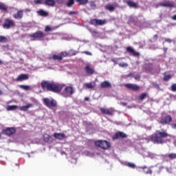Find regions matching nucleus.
I'll use <instances>...</instances> for the list:
<instances>
[{"label": "nucleus", "instance_id": "f257e3e1", "mask_svg": "<svg viewBox=\"0 0 176 176\" xmlns=\"http://www.w3.org/2000/svg\"><path fill=\"white\" fill-rule=\"evenodd\" d=\"M41 89L43 90H47L48 91H52V93H61L63 85L60 84H56L54 82L48 80H43L41 83Z\"/></svg>", "mask_w": 176, "mask_h": 176}, {"label": "nucleus", "instance_id": "f03ea898", "mask_svg": "<svg viewBox=\"0 0 176 176\" xmlns=\"http://www.w3.org/2000/svg\"><path fill=\"white\" fill-rule=\"evenodd\" d=\"M168 133L166 131H156L153 135L148 137V140L153 144H164V138H167Z\"/></svg>", "mask_w": 176, "mask_h": 176}, {"label": "nucleus", "instance_id": "7ed1b4c3", "mask_svg": "<svg viewBox=\"0 0 176 176\" xmlns=\"http://www.w3.org/2000/svg\"><path fill=\"white\" fill-rule=\"evenodd\" d=\"M95 146L101 148V149H109L111 148V143L107 140H96L94 142Z\"/></svg>", "mask_w": 176, "mask_h": 176}, {"label": "nucleus", "instance_id": "20e7f679", "mask_svg": "<svg viewBox=\"0 0 176 176\" xmlns=\"http://www.w3.org/2000/svg\"><path fill=\"white\" fill-rule=\"evenodd\" d=\"M30 38H32L34 41H43L46 37V34L41 30H38L33 34H29Z\"/></svg>", "mask_w": 176, "mask_h": 176}, {"label": "nucleus", "instance_id": "39448f33", "mask_svg": "<svg viewBox=\"0 0 176 176\" xmlns=\"http://www.w3.org/2000/svg\"><path fill=\"white\" fill-rule=\"evenodd\" d=\"M75 94V88L72 86H67L65 88L64 91L61 93L63 97L67 98V97H71L72 94Z\"/></svg>", "mask_w": 176, "mask_h": 176}, {"label": "nucleus", "instance_id": "423d86ee", "mask_svg": "<svg viewBox=\"0 0 176 176\" xmlns=\"http://www.w3.org/2000/svg\"><path fill=\"white\" fill-rule=\"evenodd\" d=\"M3 28L5 30H10V28H13V27H16V23H14V21L6 18L4 19V22L2 25Z\"/></svg>", "mask_w": 176, "mask_h": 176}, {"label": "nucleus", "instance_id": "0eeeda50", "mask_svg": "<svg viewBox=\"0 0 176 176\" xmlns=\"http://www.w3.org/2000/svg\"><path fill=\"white\" fill-rule=\"evenodd\" d=\"M43 101L47 108H56V107H57V102L54 100V99L50 100L47 98H45L43 99Z\"/></svg>", "mask_w": 176, "mask_h": 176}, {"label": "nucleus", "instance_id": "6e6552de", "mask_svg": "<svg viewBox=\"0 0 176 176\" xmlns=\"http://www.w3.org/2000/svg\"><path fill=\"white\" fill-rule=\"evenodd\" d=\"M173 122V117L170 115H167L165 116H162L160 118V123L162 124V126H166V124H170Z\"/></svg>", "mask_w": 176, "mask_h": 176}, {"label": "nucleus", "instance_id": "1a4fd4ad", "mask_svg": "<svg viewBox=\"0 0 176 176\" xmlns=\"http://www.w3.org/2000/svg\"><path fill=\"white\" fill-rule=\"evenodd\" d=\"M2 133L3 134H5V135H8V137H10L11 135H14V134H16V128L8 127L6 129H3Z\"/></svg>", "mask_w": 176, "mask_h": 176}, {"label": "nucleus", "instance_id": "9d476101", "mask_svg": "<svg viewBox=\"0 0 176 176\" xmlns=\"http://www.w3.org/2000/svg\"><path fill=\"white\" fill-rule=\"evenodd\" d=\"M90 24L92 25H94L95 27H97L98 25H104L107 24V20L106 19H94L90 21Z\"/></svg>", "mask_w": 176, "mask_h": 176}, {"label": "nucleus", "instance_id": "9b49d317", "mask_svg": "<svg viewBox=\"0 0 176 176\" xmlns=\"http://www.w3.org/2000/svg\"><path fill=\"white\" fill-rule=\"evenodd\" d=\"M124 87L128 89V90H131L132 91H138L141 87L138 85L127 83L124 85Z\"/></svg>", "mask_w": 176, "mask_h": 176}, {"label": "nucleus", "instance_id": "f8f14e48", "mask_svg": "<svg viewBox=\"0 0 176 176\" xmlns=\"http://www.w3.org/2000/svg\"><path fill=\"white\" fill-rule=\"evenodd\" d=\"M100 111L101 113H102L103 115H109V116H112L115 113V109H113L112 108L105 109V108L101 107L100 109Z\"/></svg>", "mask_w": 176, "mask_h": 176}, {"label": "nucleus", "instance_id": "ddd939ff", "mask_svg": "<svg viewBox=\"0 0 176 176\" xmlns=\"http://www.w3.org/2000/svg\"><path fill=\"white\" fill-rule=\"evenodd\" d=\"M119 138H127V135L122 131H118L113 135V140H119Z\"/></svg>", "mask_w": 176, "mask_h": 176}, {"label": "nucleus", "instance_id": "4468645a", "mask_svg": "<svg viewBox=\"0 0 176 176\" xmlns=\"http://www.w3.org/2000/svg\"><path fill=\"white\" fill-rule=\"evenodd\" d=\"M126 52L130 54H132L134 57H140V52H135V50L131 47H127Z\"/></svg>", "mask_w": 176, "mask_h": 176}, {"label": "nucleus", "instance_id": "2eb2a0df", "mask_svg": "<svg viewBox=\"0 0 176 176\" xmlns=\"http://www.w3.org/2000/svg\"><path fill=\"white\" fill-rule=\"evenodd\" d=\"M168 157L170 160H174V159H176V153L166 154L164 155H162V159L164 161L168 162V160H167Z\"/></svg>", "mask_w": 176, "mask_h": 176}, {"label": "nucleus", "instance_id": "dca6fc26", "mask_svg": "<svg viewBox=\"0 0 176 176\" xmlns=\"http://www.w3.org/2000/svg\"><path fill=\"white\" fill-rule=\"evenodd\" d=\"M116 8H118V6L116 5L113 6V4H111V3H109L104 6L105 10H108L109 12H114Z\"/></svg>", "mask_w": 176, "mask_h": 176}, {"label": "nucleus", "instance_id": "f3484780", "mask_svg": "<svg viewBox=\"0 0 176 176\" xmlns=\"http://www.w3.org/2000/svg\"><path fill=\"white\" fill-rule=\"evenodd\" d=\"M23 16H24V12L23 10H20L14 14V19L16 20H21V19H23Z\"/></svg>", "mask_w": 176, "mask_h": 176}, {"label": "nucleus", "instance_id": "a211bd4d", "mask_svg": "<svg viewBox=\"0 0 176 176\" xmlns=\"http://www.w3.org/2000/svg\"><path fill=\"white\" fill-rule=\"evenodd\" d=\"M100 87L102 89H109L112 87V85L109 81H103L100 83Z\"/></svg>", "mask_w": 176, "mask_h": 176}, {"label": "nucleus", "instance_id": "6ab92c4d", "mask_svg": "<svg viewBox=\"0 0 176 176\" xmlns=\"http://www.w3.org/2000/svg\"><path fill=\"white\" fill-rule=\"evenodd\" d=\"M53 137L54 138H56V140H64V138H65V135L64 133H55L53 135Z\"/></svg>", "mask_w": 176, "mask_h": 176}, {"label": "nucleus", "instance_id": "aec40b11", "mask_svg": "<svg viewBox=\"0 0 176 176\" xmlns=\"http://www.w3.org/2000/svg\"><path fill=\"white\" fill-rule=\"evenodd\" d=\"M32 107H34V104H32L31 103H28L25 106H21L19 108V109H20V111H23V112H25V111H28V109H30V108H32Z\"/></svg>", "mask_w": 176, "mask_h": 176}, {"label": "nucleus", "instance_id": "412c9836", "mask_svg": "<svg viewBox=\"0 0 176 176\" xmlns=\"http://www.w3.org/2000/svg\"><path fill=\"white\" fill-rule=\"evenodd\" d=\"M28 76L27 74H21L18 76L16 78L17 82H23V80H27L28 79Z\"/></svg>", "mask_w": 176, "mask_h": 176}, {"label": "nucleus", "instance_id": "4be33fe9", "mask_svg": "<svg viewBox=\"0 0 176 176\" xmlns=\"http://www.w3.org/2000/svg\"><path fill=\"white\" fill-rule=\"evenodd\" d=\"M43 140L45 142H47L48 144H52L53 142V138L50 135L45 134L43 136Z\"/></svg>", "mask_w": 176, "mask_h": 176}, {"label": "nucleus", "instance_id": "5701e85b", "mask_svg": "<svg viewBox=\"0 0 176 176\" xmlns=\"http://www.w3.org/2000/svg\"><path fill=\"white\" fill-rule=\"evenodd\" d=\"M38 16H41V17H47L49 16V12L43 10H40L36 12Z\"/></svg>", "mask_w": 176, "mask_h": 176}, {"label": "nucleus", "instance_id": "b1692460", "mask_svg": "<svg viewBox=\"0 0 176 176\" xmlns=\"http://www.w3.org/2000/svg\"><path fill=\"white\" fill-rule=\"evenodd\" d=\"M126 3L129 8H134L135 9L138 8V3H134L133 1H127Z\"/></svg>", "mask_w": 176, "mask_h": 176}, {"label": "nucleus", "instance_id": "393cba45", "mask_svg": "<svg viewBox=\"0 0 176 176\" xmlns=\"http://www.w3.org/2000/svg\"><path fill=\"white\" fill-rule=\"evenodd\" d=\"M86 74L88 75H93L94 74V69L91 68L90 66L87 65L85 67Z\"/></svg>", "mask_w": 176, "mask_h": 176}, {"label": "nucleus", "instance_id": "a878e982", "mask_svg": "<svg viewBox=\"0 0 176 176\" xmlns=\"http://www.w3.org/2000/svg\"><path fill=\"white\" fill-rule=\"evenodd\" d=\"M140 168L143 170L144 174H152V170L146 166H141Z\"/></svg>", "mask_w": 176, "mask_h": 176}, {"label": "nucleus", "instance_id": "bb28decb", "mask_svg": "<svg viewBox=\"0 0 176 176\" xmlns=\"http://www.w3.org/2000/svg\"><path fill=\"white\" fill-rule=\"evenodd\" d=\"M44 5H45L46 6L54 7L56 6V1H45Z\"/></svg>", "mask_w": 176, "mask_h": 176}, {"label": "nucleus", "instance_id": "cd10ccee", "mask_svg": "<svg viewBox=\"0 0 176 176\" xmlns=\"http://www.w3.org/2000/svg\"><path fill=\"white\" fill-rule=\"evenodd\" d=\"M84 87H85L86 89H94V87H96V84H93V82L85 83V84L84 85Z\"/></svg>", "mask_w": 176, "mask_h": 176}, {"label": "nucleus", "instance_id": "c85d7f7f", "mask_svg": "<svg viewBox=\"0 0 176 176\" xmlns=\"http://www.w3.org/2000/svg\"><path fill=\"white\" fill-rule=\"evenodd\" d=\"M50 60H58L59 61H61V60H63V58H61V56L60 55H52V57H50L49 58Z\"/></svg>", "mask_w": 176, "mask_h": 176}, {"label": "nucleus", "instance_id": "c756f323", "mask_svg": "<svg viewBox=\"0 0 176 176\" xmlns=\"http://www.w3.org/2000/svg\"><path fill=\"white\" fill-rule=\"evenodd\" d=\"M161 6H164V8H175L174 3L170 2L162 3Z\"/></svg>", "mask_w": 176, "mask_h": 176}, {"label": "nucleus", "instance_id": "7c9ffc66", "mask_svg": "<svg viewBox=\"0 0 176 176\" xmlns=\"http://www.w3.org/2000/svg\"><path fill=\"white\" fill-rule=\"evenodd\" d=\"M8 41L6 36L0 35V43H8Z\"/></svg>", "mask_w": 176, "mask_h": 176}, {"label": "nucleus", "instance_id": "2f4dec72", "mask_svg": "<svg viewBox=\"0 0 176 176\" xmlns=\"http://www.w3.org/2000/svg\"><path fill=\"white\" fill-rule=\"evenodd\" d=\"M173 78V76L171 74L166 75V74H164L163 80L164 82H168V80H170Z\"/></svg>", "mask_w": 176, "mask_h": 176}, {"label": "nucleus", "instance_id": "473e14b6", "mask_svg": "<svg viewBox=\"0 0 176 176\" xmlns=\"http://www.w3.org/2000/svg\"><path fill=\"white\" fill-rule=\"evenodd\" d=\"M146 71H148V72H152V71H153V65H152V63L147 64Z\"/></svg>", "mask_w": 176, "mask_h": 176}, {"label": "nucleus", "instance_id": "72a5a7b5", "mask_svg": "<svg viewBox=\"0 0 176 176\" xmlns=\"http://www.w3.org/2000/svg\"><path fill=\"white\" fill-rule=\"evenodd\" d=\"M0 10H3V12H8V6L3 3H0Z\"/></svg>", "mask_w": 176, "mask_h": 176}, {"label": "nucleus", "instance_id": "f704fd0d", "mask_svg": "<svg viewBox=\"0 0 176 176\" xmlns=\"http://www.w3.org/2000/svg\"><path fill=\"white\" fill-rule=\"evenodd\" d=\"M69 56L72 57V56H76L78 54V52L74 50H70L68 52Z\"/></svg>", "mask_w": 176, "mask_h": 176}, {"label": "nucleus", "instance_id": "c9c22d12", "mask_svg": "<svg viewBox=\"0 0 176 176\" xmlns=\"http://www.w3.org/2000/svg\"><path fill=\"white\" fill-rule=\"evenodd\" d=\"M14 109H17V106L9 105L7 107V111H14Z\"/></svg>", "mask_w": 176, "mask_h": 176}, {"label": "nucleus", "instance_id": "e433bc0d", "mask_svg": "<svg viewBox=\"0 0 176 176\" xmlns=\"http://www.w3.org/2000/svg\"><path fill=\"white\" fill-rule=\"evenodd\" d=\"M148 97V94L146 93H143L139 96V100L142 101V100H145V98Z\"/></svg>", "mask_w": 176, "mask_h": 176}, {"label": "nucleus", "instance_id": "4c0bfd02", "mask_svg": "<svg viewBox=\"0 0 176 176\" xmlns=\"http://www.w3.org/2000/svg\"><path fill=\"white\" fill-rule=\"evenodd\" d=\"M75 3L74 1H69L67 3H66V6H67V8H72Z\"/></svg>", "mask_w": 176, "mask_h": 176}, {"label": "nucleus", "instance_id": "58836bf2", "mask_svg": "<svg viewBox=\"0 0 176 176\" xmlns=\"http://www.w3.org/2000/svg\"><path fill=\"white\" fill-rule=\"evenodd\" d=\"M60 57H61L62 60H63V57L69 56L68 52H62L60 53Z\"/></svg>", "mask_w": 176, "mask_h": 176}, {"label": "nucleus", "instance_id": "ea45409f", "mask_svg": "<svg viewBox=\"0 0 176 176\" xmlns=\"http://www.w3.org/2000/svg\"><path fill=\"white\" fill-rule=\"evenodd\" d=\"M119 67H121V68H127L129 67V64L126 63H118Z\"/></svg>", "mask_w": 176, "mask_h": 176}, {"label": "nucleus", "instance_id": "a19ab883", "mask_svg": "<svg viewBox=\"0 0 176 176\" xmlns=\"http://www.w3.org/2000/svg\"><path fill=\"white\" fill-rule=\"evenodd\" d=\"M127 167H129V168H135L136 166L135 164L129 162L126 164Z\"/></svg>", "mask_w": 176, "mask_h": 176}, {"label": "nucleus", "instance_id": "79ce46f5", "mask_svg": "<svg viewBox=\"0 0 176 176\" xmlns=\"http://www.w3.org/2000/svg\"><path fill=\"white\" fill-rule=\"evenodd\" d=\"M19 87L23 90H30V86L28 85H19Z\"/></svg>", "mask_w": 176, "mask_h": 176}, {"label": "nucleus", "instance_id": "37998d69", "mask_svg": "<svg viewBox=\"0 0 176 176\" xmlns=\"http://www.w3.org/2000/svg\"><path fill=\"white\" fill-rule=\"evenodd\" d=\"M78 5H86V3H87V2H89L88 1H77Z\"/></svg>", "mask_w": 176, "mask_h": 176}, {"label": "nucleus", "instance_id": "c03bdc74", "mask_svg": "<svg viewBox=\"0 0 176 176\" xmlns=\"http://www.w3.org/2000/svg\"><path fill=\"white\" fill-rule=\"evenodd\" d=\"M50 31H52V28H50V26L47 25L45 28V32H49Z\"/></svg>", "mask_w": 176, "mask_h": 176}, {"label": "nucleus", "instance_id": "a18cd8bd", "mask_svg": "<svg viewBox=\"0 0 176 176\" xmlns=\"http://www.w3.org/2000/svg\"><path fill=\"white\" fill-rule=\"evenodd\" d=\"M172 91H176V83L173 84L170 87Z\"/></svg>", "mask_w": 176, "mask_h": 176}, {"label": "nucleus", "instance_id": "49530a36", "mask_svg": "<svg viewBox=\"0 0 176 176\" xmlns=\"http://www.w3.org/2000/svg\"><path fill=\"white\" fill-rule=\"evenodd\" d=\"M91 8H92V9H95L96 8V3H94V1H91L90 3Z\"/></svg>", "mask_w": 176, "mask_h": 176}, {"label": "nucleus", "instance_id": "de8ad7c7", "mask_svg": "<svg viewBox=\"0 0 176 176\" xmlns=\"http://www.w3.org/2000/svg\"><path fill=\"white\" fill-rule=\"evenodd\" d=\"M83 54H87V56H91V52H89L88 51H84L82 52Z\"/></svg>", "mask_w": 176, "mask_h": 176}, {"label": "nucleus", "instance_id": "09e8293b", "mask_svg": "<svg viewBox=\"0 0 176 176\" xmlns=\"http://www.w3.org/2000/svg\"><path fill=\"white\" fill-rule=\"evenodd\" d=\"M72 14H78V12H75V11H70L69 12V16H72Z\"/></svg>", "mask_w": 176, "mask_h": 176}, {"label": "nucleus", "instance_id": "8fccbe9b", "mask_svg": "<svg viewBox=\"0 0 176 176\" xmlns=\"http://www.w3.org/2000/svg\"><path fill=\"white\" fill-rule=\"evenodd\" d=\"M134 78L135 80H140L141 79V76H140V75H137L134 76Z\"/></svg>", "mask_w": 176, "mask_h": 176}, {"label": "nucleus", "instance_id": "3c124183", "mask_svg": "<svg viewBox=\"0 0 176 176\" xmlns=\"http://www.w3.org/2000/svg\"><path fill=\"white\" fill-rule=\"evenodd\" d=\"M171 127L172 129H174L175 130H176V124H172Z\"/></svg>", "mask_w": 176, "mask_h": 176}, {"label": "nucleus", "instance_id": "603ef678", "mask_svg": "<svg viewBox=\"0 0 176 176\" xmlns=\"http://www.w3.org/2000/svg\"><path fill=\"white\" fill-rule=\"evenodd\" d=\"M92 34H98V32H97V30H93L91 32Z\"/></svg>", "mask_w": 176, "mask_h": 176}, {"label": "nucleus", "instance_id": "864d4df0", "mask_svg": "<svg viewBox=\"0 0 176 176\" xmlns=\"http://www.w3.org/2000/svg\"><path fill=\"white\" fill-rule=\"evenodd\" d=\"M166 42H168L169 43H171V39L167 38V39L166 40Z\"/></svg>", "mask_w": 176, "mask_h": 176}, {"label": "nucleus", "instance_id": "5fc2aeb1", "mask_svg": "<svg viewBox=\"0 0 176 176\" xmlns=\"http://www.w3.org/2000/svg\"><path fill=\"white\" fill-rule=\"evenodd\" d=\"M35 3L38 4V3H42V1H36Z\"/></svg>", "mask_w": 176, "mask_h": 176}, {"label": "nucleus", "instance_id": "6e6d98bb", "mask_svg": "<svg viewBox=\"0 0 176 176\" xmlns=\"http://www.w3.org/2000/svg\"><path fill=\"white\" fill-rule=\"evenodd\" d=\"M89 97H85L84 99L85 101H89Z\"/></svg>", "mask_w": 176, "mask_h": 176}, {"label": "nucleus", "instance_id": "4d7b16f0", "mask_svg": "<svg viewBox=\"0 0 176 176\" xmlns=\"http://www.w3.org/2000/svg\"><path fill=\"white\" fill-rule=\"evenodd\" d=\"M173 20H176V14L173 16Z\"/></svg>", "mask_w": 176, "mask_h": 176}, {"label": "nucleus", "instance_id": "13d9d810", "mask_svg": "<svg viewBox=\"0 0 176 176\" xmlns=\"http://www.w3.org/2000/svg\"><path fill=\"white\" fill-rule=\"evenodd\" d=\"M3 93L2 90L0 89V96H2Z\"/></svg>", "mask_w": 176, "mask_h": 176}, {"label": "nucleus", "instance_id": "bf43d9fd", "mask_svg": "<svg viewBox=\"0 0 176 176\" xmlns=\"http://www.w3.org/2000/svg\"><path fill=\"white\" fill-rule=\"evenodd\" d=\"M2 64H3V62L2 60H0V65H2Z\"/></svg>", "mask_w": 176, "mask_h": 176}, {"label": "nucleus", "instance_id": "052dcab7", "mask_svg": "<svg viewBox=\"0 0 176 176\" xmlns=\"http://www.w3.org/2000/svg\"><path fill=\"white\" fill-rule=\"evenodd\" d=\"M154 38H157V34H155Z\"/></svg>", "mask_w": 176, "mask_h": 176}, {"label": "nucleus", "instance_id": "680f3d73", "mask_svg": "<svg viewBox=\"0 0 176 176\" xmlns=\"http://www.w3.org/2000/svg\"><path fill=\"white\" fill-rule=\"evenodd\" d=\"M75 1H87V0H75Z\"/></svg>", "mask_w": 176, "mask_h": 176}, {"label": "nucleus", "instance_id": "e2e57ef3", "mask_svg": "<svg viewBox=\"0 0 176 176\" xmlns=\"http://www.w3.org/2000/svg\"><path fill=\"white\" fill-rule=\"evenodd\" d=\"M123 105H127V103H123Z\"/></svg>", "mask_w": 176, "mask_h": 176}, {"label": "nucleus", "instance_id": "0e129e2a", "mask_svg": "<svg viewBox=\"0 0 176 176\" xmlns=\"http://www.w3.org/2000/svg\"><path fill=\"white\" fill-rule=\"evenodd\" d=\"M45 1H53V0H45Z\"/></svg>", "mask_w": 176, "mask_h": 176}, {"label": "nucleus", "instance_id": "69168bd1", "mask_svg": "<svg viewBox=\"0 0 176 176\" xmlns=\"http://www.w3.org/2000/svg\"><path fill=\"white\" fill-rule=\"evenodd\" d=\"M36 1H41V0H36Z\"/></svg>", "mask_w": 176, "mask_h": 176}, {"label": "nucleus", "instance_id": "338daca9", "mask_svg": "<svg viewBox=\"0 0 176 176\" xmlns=\"http://www.w3.org/2000/svg\"><path fill=\"white\" fill-rule=\"evenodd\" d=\"M0 138H1V135H0Z\"/></svg>", "mask_w": 176, "mask_h": 176}]
</instances>
